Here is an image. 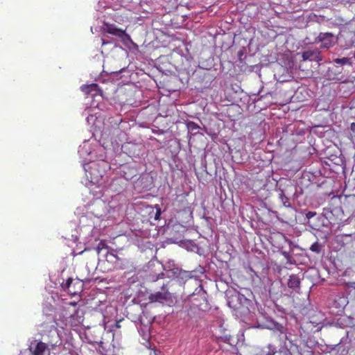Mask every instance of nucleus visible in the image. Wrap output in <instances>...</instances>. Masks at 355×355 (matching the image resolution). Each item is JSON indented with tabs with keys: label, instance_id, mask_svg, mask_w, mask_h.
<instances>
[{
	"label": "nucleus",
	"instance_id": "obj_17",
	"mask_svg": "<svg viewBox=\"0 0 355 355\" xmlns=\"http://www.w3.org/2000/svg\"><path fill=\"white\" fill-rule=\"evenodd\" d=\"M334 62L336 64H341V65H344V64L352 65V64L351 58H336L334 60Z\"/></svg>",
	"mask_w": 355,
	"mask_h": 355
},
{
	"label": "nucleus",
	"instance_id": "obj_9",
	"mask_svg": "<svg viewBox=\"0 0 355 355\" xmlns=\"http://www.w3.org/2000/svg\"><path fill=\"white\" fill-rule=\"evenodd\" d=\"M81 91L88 97H94L99 94L98 85L96 83H92L89 85H83L80 87Z\"/></svg>",
	"mask_w": 355,
	"mask_h": 355
},
{
	"label": "nucleus",
	"instance_id": "obj_33",
	"mask_svg": "<svg viewBox=\"0 0 355 355\" xmlns=\"http://www.w3.org/2000/svg\"><path fill=\"white\" fill-rule=\"evenodd\" d=\"M115 266H118V263L116 262L115 263Z\"/></svg>",
	"mask_w": 355,
	"mask_h": 355
},
{
	"label": "nucleus",
	"instance_id": "obj_19",
	"mask_svg": "<svg viewBox=\"0 0 355 355\" xmlns=\"http://www.w3.org/2000/svg\"><path fill=\"white\" fill-rule=\"evenodd\" d=\"M112 347H113L112 355H123L124 354V349L123 347H121V346L116 347L114 345H113Z\"/></svg>",
	"mask_w": 355,
	"mask_h": 355
},
{
	"label": "nucleus",
	"instance_id": "obj_4",
	"mask_svg": "<svg viewBox=\"0 0 355 355\" xmlns=\"http://www.w3.org/2000/svg\"><path fill=\"white\" fill-rule=\"evenodd\" d=\"M250 302V301L243 295L235 293L229 297L228 305L234 309H239L241 306H247Z\"/></svg>",
	"mask_w": 355,
	"mask_h": 355
},
{
	"label": "nucleus",
	"instance_id": "obj_6",
	"mask_svg": "<svg viewBox=\"0 0 355 355\" xmlns=\"http://www.w3.org/2000/svg\"><path fill=\"white\" fill-rule=\"evenodd\" d=\"M315 42H321L322 49H329L335 44V36L331 33H320Z\"/></svg>",
	"mask_w": 355,
	"mask_h": 355
},
{
	"label": "nucleus",
	"instance_id": "obj_5",
	"mask_svg": "<svg viewBox=\"0 0 355 355\" xmlns=\"http://www.w3.org/2000/svg\"><path fill=\"white\" fill-rule=\"evenodd\" d=\"M303 61L316 62L319 63L323 60L320 51L318 48H309L302 53Z\"/></svg>",
	"mask_w": 355,
	"mask_h": 355
},
{
	"label": "nucleus",
	"instance_id": "obj_25",
	"mask_svg": "<svg viewBox=\"0 0 355 355\" xmlns=\"http://www.w3.org/2000/svg\"><path fill=\"white\" fill-rule=\"evenodd\" d=\"M282 254L286 259H289L291 257L290 254L288 252L283 251L282 252Z\"/></svg>",
	"mask_w": 355,
	"mask_h": 355
},
{
	"label": "nucleus",
	"instance_id": "obj_8",
	"mask_svg": "<svg viewBox=\"0 0 355 355\" xmlns=\"http://www.w3.org/2000/svg\"><path fill=\"white\" fill-rule=\"evenodd\" d=\"M96 251L99 257V262L102 264H105V262L109 263L107 260V256L110 254V250L105 241H101L97 247Z\"/></svg>",
	"mask_w": 355,
	"mask_h": 355
},
{
	"label": "nucleus",
	"instance_id": "obj_32",
	"mask_svg": "<svg viewBox=\"0 0 355 355\" xmlns=\"http://www.w3.org/2000/svg\"><path fill=\"white\" fill-rule=\"evenodd\" d=\"M114 257H115V258H116V259H117V261H118V260H119L118 257H117V256H114Z\"/></svg>",
	"mask_w": 355,
	"mask_h": 355
},
{
	"label": "nucleus",
	"instance_id": "obj_1",
	"mask_svg": "<svg viewBox=\"0 0 355 355\" xmlns=\"http://www.w3.org/2000/svg\"><path fill=\"white\" fill-rule=\"evenodd\" d=\"M85 176L93 184H98L106 172L111 168L110 162L105 160L92 162L84 165Z\"/></svg>",
	"mask_w": 355,
	"mask_h": 355
},
{
	"label": "nucleus",
	"instance_id": "obj_28",
	"mask_svg": "<svg viewBox=\"0 0 355 355\" xmlns=\"http://www.w3.org/2000/svg\"><path fill=\"white\" fill-rule=\"evenodd\" d=\"M123 321V320H121L119 321H117L116 323L115 324V327L116 328H120L121 327V325H120V323Z\"/></svg>",
	"mask_w": 355,
	"mask_h": 355
},
{
	"label": "nucleus",
	"instance_id": "obj_27",
	"mask_svg": "<svg viewBox=\"0 0 355 355\" xmlns=\"http://www.w3.org/2000/svg\"><path fill=\"white\" fill-rule=\"evenodd\" d=\"M350 130L352 132H355V123H352L350 124Z\"/></svg>",
	"mask_w": 355,
	"mask_h": 355
},
{
	"label": "nucleus",
	"instance_id": "obj_21",
	"mask_svg": "<svg viewBox=\"0 0 355 355\" xmlns=\"http://www.w3.org/2000/svg\"><path fill=\"white\" fill-rule=\"evenodd\" d=\"M98 351L100 352L101 354L103 355H107L105 354L106 352L103 346V343H101V344L99 345Z\"/></svg>",
	"mask_w": 355,
	"mask_h": 355
},
{
	"label": "nucleus",
	"instance_id": "obj_22",
	"mask_svg": "<svg viewBox=\"0 0 355 355\" xmlns=\"http://www.w3.org/2000/svg\"><path fill=\"white\" fill-rule=\"evenodd\" d=\"M346 286L355 289V281L346 283Z\"/></svg>",
	"mask_w": 355,
	"mask_h": 355
},
{
	"label": "nucleus",
	"instance_id": "obj_29",
	"mask_svg": "<svg viewBox=\"0 0 355 355\" xmlns=\"http://www.w3.org/2000/svg\"><path fill=\"white\" fill-rule=\"evenodd\" d=\"M119 72H120V70H118V71H112V76L115 75V74H118Z\"/></svg>",
	"mask_w": 355,
	"mask_h": 355
},
{
	"label": "nucleus",
	"instance_id": "obj_34",
	"mask_svg": "<svg viewBox=\"0 0 355 355\" xmlns=\"http://www.w3.org/2000/svg\"><path fill=\"white\" fill-rule=\"evenodd\" d=\"M354 59H355V51H354Z\"/></svg>",
	"mask_w": 355,
	"mask_h": 355
},
{
	"label": "nucleus",
	"instance_id": "obj_11",
	"mask_svg": "<svg viewBox=\"0 0 355 355\" xmlns=\"http://www.w3.org/2000/svg\"><path fill=\"white\" fill-rule=\"evenodd\" d=\"M173 272L177 278L182 280H187L193 277L191 271L184 270L178 268H174Z\"/></svg>",
	"mask_w": 355,
	"mask_h": 355
},
{
	"label": "nucleus",
	"instance_id": "obj_10",
	"mask_svg": "<svg viewBox=\"0 0 355 355\" xmlns=\"http://www.w3.org/2000/svg\"><path fill=\"white\" fill-rule=\"evenodd\" d=\"M112 36H119V39L121 42H123V44L125 45L129 44L132 41L130 39V37L125 33V31L117 29L112 25Z\"/></svg>",
	"mask_w": 355,
	"mask_h": 355
},
{
	"label": "nucleus",
	"instance_id": "obj_23",
	"mask_svg": "<svg viewBox=\"0 0 355 355\" xmlns=\"http://www.w3.org/2000/svg\"><path fill=\"white\" fill-rule=\"evenodd\" d=\"M277 329L281 334H284L286 331V329L281 324H278Z\"/></svg>",
	"mask_w": 355,
	"mask_h": 355
},
{
	"label": "nucleus",
	"instance_id": "obj_2",
	"mask_svg": "<svg viewBox=\"0 0 355 355\" xmlns=\"http://www.w3.org/2000/svg\"><path fill=\"white\" fill-rule=\"evenodd\" d=\"M164 266L156 259L150 260L144 267L146 278L150 282H155L164 277Z\"/></svg>",
	"mask_w": 355,
	"mask_h": 355
},
{
	"label": "nucleus",
	"instance_id": "obj_15",
	"mask_svg": "<svg viewBox=\"0 0 355 355\" xmlns=\"http://www.w3.org/2000/svg\"><path fill=\"white\" fill-rule=\"evenodd\" d=\"M187 127L189 132H192L193 135L198 133L200 126L193 121H189L187 123Z\"/></svg>",
	"mask_w": 355,
	"mask_h": 355
},
{
	"label": "nucleus",
	"instance_id": "obj_31",
	"mask_svg": "<svg viewBox=\"0 0 355 355\" xmlns=\"http://www.w3.org/2000/svg\"><path fill=\"white\" fill-rule=\"evenodd\" d=\"M284 337H285L286 339H288L286 334L284 335Z\"/></svg>",
	"mask_w": 355,
	"mask_h": 355
},
{
	"label": "nucleus",
	"instance_id": "obj_20",
	"mask_svg": "<svg viewBox=\"0 0 355 355\" xmlns=\"http://www.w3.org/2000/svg\"><path fill=\"white\" fill-rule=\"evenodd\" d=\"M315 215H316V212H315V211H308L306 214V218L307 219H310V218H313V216H315Z\"/></svg>",
	"mask_w": 355,
	"mask_h": 355
},
{
	"label": "nucleus",
	"instance_id": "obj_24",
	"mask_svg": "<svg viewBox=\"0 0 355 355\" xmlns=\"http://www.w3.org/2000/svg\"><path fill=\"white\" fill-rule=\"evenodd\" d=\"M160 215H161V210H160V209H157V211H156V214H155V220L159 219Z\"/></svg>",
	"mask_w": 355,
	"mask_h": 355
},
{
	"label": "nucleus",
	"instance_id": "obj_7",
	"mask_svg": "<svg viewBox=\"0 0 355 355\" xmlns=\"http://www.w3.org/2000/svg\"><path fill=\"white\" fill-rule=\"evenodd\" d=\"M171 298V293L168 291L165 285L162 287V291L152 293L149 295L148 299L151 302L163 303Z\"/></svg>",
	"mask_w": 355,
	"mask_h": 355
},
{
	"label": "nucleus",
	"instance_id": "obj_3",
	"mask_svg": "<svg viewBox=\"0 0 355 355\" xmlns=\"http://www.w3.org/2000/svg\"><path fill=\"white\" fill-rule=\"evenodd\" d=\"M29 352H21L19 355H46L49 354V349L46 343L43 342H37L35 344L32 343L29 349Z\"/></svg>",
	"mask_w": 355,
	"mask_h": 355
},
{
	"label": "nucleus",
	"instance_id": "obj_26",
	"mask_svg": "<svg viewBox=\"0 0 355 355\" xmlns=\"http://www.w3.org/2000/svg\"><path fill=\"white\" fill-rule=\"evenodd\" d=\"M106 25V31L107 33H111V24H105Z\"/></svg>",
	"mask_w": 355,
	"mask_h": 355
},
{
	"label": "nucleus",
	"instance_id": "obj_30",
	"mask_svg": "<svg viewBox=\"0 0 355 355\" xmlns=\"http://www.w3.org/2000/svg\"><path fill=\"white\" fill-rule=\"evenodd\" d=\"M102 40V44H107V42H105V40L103 39L101 40Z\"/></svg>",
	"mask_w": 355,
	"mask_h": 355
},
{
	"label": "nucleus",
	"instance_id": "obj_12",
	"mask_svg": "<svg viewBox=\"0 0 355 355\" xmlns=\"http://www.w3.org/2000/svg\"><path fill=\"white\" fill-rule=\"evenodd\" d=\"M287 285L290 288L296 289L300 288V280L295 275H291L288 279Z\"/></svg>",
	"mask_w": 355,
	"mask_h": 355
},
{
	"label": "nucleus",
	"instance_id": "obj_13",
	"mask_svg": "<svg viewBox=\"0 0 355 355\" xmlns=\"http://www.w3.org/2000/svg\"><path fill=\"white\" fill-rule=\"evenodd\" d=\"M73 281L72 278H68L66 282L62 284V286L64 290L67 291L69 294L74 295L80 292L81 289L77 291L71 290Z\"/></svg>",
	"mask_w": 355,
	"mask_h": 355
},
{
	"label": "nucleus",
	"instance_id": "obj_14",
	"mask_svg": "<svg viewBox=\"0 0 355 355\" xmlns=\"http://www.w3.org/2000/svg\"><path fill=\"white\" fill-rule=\"evenodd\" d=\"M279 198L282 201V205L285 207L291 208V204L289 201V198L286 196L283 189H279Z\"/></svg>",
	"mask_w": 355,
	"mask_h": 355
},
{
	"label": "nucleus",
	"instance_id": "obj_16",
	"mask_svg": "<svg viewBox=\"0 0 355 355\" xmlns=\"http://www.w3.org/2000/svg\"><path fill=\"white\" fill-rule=\"evenodd\" d=\"M107 136L108 135L106 133H103L99 139L100 143L105 149L110 146V142L108 140L107 141Z\"/></svg>",
	"mask_w": 355,
	"mask_h": 355
},
{
	"label": "nucleus",
	"instance_id": "obj_18",
	"mask_svg": "<svg viewBox=\"0 0 355 355\" xmlns=\"http://www.w3.org/2000/svg\"><path fill=\"white\" fill-rule=\"evenodd\" d=\"M322 249V245L318 242L313 243L311 247L310 250L315 253H320Z\"/></svg>",
	"mask_w": 355,
	"mask_h": 355
}]
</instances>
